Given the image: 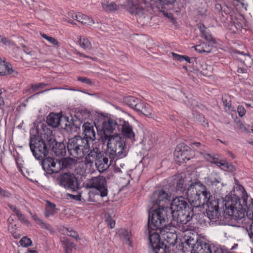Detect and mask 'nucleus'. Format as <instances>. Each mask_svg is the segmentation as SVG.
Listing matches in <instances>:
<instances>
[{
	"label": "nucleus",
	"instance_id": "nucleus-2",
	"mask_svg": "<svg viewBox=\"0 0 253 253\" xmlns=\"http://www.w3.org/2000/svg\"><path fill=\"white\" fill-rule=\"evenodd\" d=\"M84 137L77 135L69 139L67 150L70 155L74 158H82L90 149L89 140L92 141L96 139V129L97 127L94 123L86 122L83 125Z\"/></svg>",
	"mask_w": 253,
	"mask_h": 253
},
{
	"label": "nucleus",
	"instance_id": "nucleus-19",
	"mask_svg": "<svg viewBox=\"0 0 253 253\" xmlns=\"http://www.w3.org/2000/svg\"><path fill=\"white\" fill-rule=\"evenodd\" d=\"M108 157H109L108 152L105 155L104 153L101 156V158H100L95 163L97 169L101 173L106 170L114 161L111 162L110 160L109 161Z\"/></svg>",
	"mask_w": 253,
	"mask_h": 253
},
{
	"label": "nucleus",
	"instance_id": "nucleus-26",
	"mask_svg": "<svg viewBox=\"0 0 253 253\" xmlns=\"http://www.w3.org/2000/svg\"><path fill=\"white\" fill-rule=\"evenodd\" d=\"M123 101L125 104L135 110L137 105L141 100L133 96H127L124 97Z\"/></svg>",
	"mask_w": 253,
	"mask_h": 253
},
{
	"label": "nucleus",
	"instance_id": "nucleus-4",
	"mask_svg": "<svg viewBox=\"0 0 253 253\" xmlns=\"http://www.w3.org/2000/svg\"><path fill=\"white\" fill-rule=\"evenodd\" d=\"M187 198L191 205L195 208H204L211 200H215L206 186L199 180L189 185Z\"/></svg>",
	"mask_w": 253,
	"mask_h": 253
},
{
	"label": "nucleus",
	"instance_id": "nucleus-42",
	"mask_svg": "<svg viewBox=\"0 0 253 253\" xmlns=\"http://www.w3.org/2000/svg\"><path fill=\"white\" fill-rule=\"evenodd\" d=\"M105 220L111 228H113L115 225V221L113 220L109 214H106Z\"/></svg>",
	"mask_w": 253,
	"mask_h": 253
},
{
	"label": "nucleus",
	"instance_id": "nucleus-64",
	"mask_svg": "<svg viewBox=\"0 0 253 253\" xmlns=\"http://www.w3.org/2000/svg\"><path fill=\"white\" fill-rule=\"evenodd\" d=\"M246 72V69L244 68L239 67L237 72L239 73H244Z\"/></svg>",
	"mask_w": 253,
	"mask_h": 253
},
{
	"label": "nucleus",
	"instance_id": "nucleus-43",
	"mask_svg": "<svg viewBox=\"0 0 253 253\" xmlns=\"http://www.w3.org/2000/svg\"><path fill=\"white\" fill-rule=\"evenodd\" d=\"M201 37L204 38L205 40L209 42H212L213 43H215V40H213L211 35L208 32H206L201 35Z\"/></svg>",
	"mask_w": 253,
	"mask_h": 253
},
{
	"label": "nucleus",
	"instance_id": "nucleus-37",
	"mask_svg": "<svg viewBox=\"0 0 253 253\" xmlns=\"http://www.w3.org/2000/svg\"><path fill=\"white\" fill-rule=\"evenodd\" d=\"M41 35L43 39L46 40L49 43L55 46L56 48H59L60 46L59 42L55 38L48 36L44 34H41Z\"/></svg>",
	"mask_w": 253,
	"mask_h": 253
},
{
	"label": "nucleus",
	"instance_id": "nucleus-28",
	"mask_svg": "<svg viewBox=\"0 0 253 253\" xmlns=\"http://www.w3.org/2000/svg\"><path fill=\"white\" fill-rule=\"evenodd\" d=\"M212 45L203 42L200 44L197 45L193 47L199 53H209L211 52L212 49Z\"/></svg>",
	"mask_w": 253,
	"mask_h": 253
},
{
	"label": "nucleus",
	"instance_id": "nucleus-56",
	"mask_svg": "<svg viewBox=\"0 0 253 253\" xmlns=\"http://www.w3.org/2000/svg\"><path fill=\"white\" fill-rule=\"evenodd\" d=\"M8 206L10 209V210L15 213L16 215H17L20 212V211L13 205L9 204Z\"/></svg>",
	"mask_w": 253,
	"mask_h": 253
},
{
	"label": "nucleus",
	"instance_id": "nucleus-12",
	"mask_svg": "<svg viewBox=\"0 0 253 253\" xmlns=\"http://www.w3.org/2000/svg\"><path fill=\"white\" fill-rule=\"evenodd\" d=\"M193 153L191 148L184 143L179 144L175 149V156L178 164L185 163L189 160Z\"/></svg>",
	"mask_w": 253,
	"mask_h": 253
},
{
	"label": "nucleus",
	"instance_id": "nucleus-62",
	"mask_svg": "<svg viewBox=\"0 0 253 253\" xmlns=\"http://www.w3.org/2000/svg\"><path fill=\"white\" fill-rule=\"evenodd\" d=\"M24 52H25L28 54H30L31 56L34 55V52L33 51H29V49H28L27 48H26L24 49Z\"/></svg>",
	"mask_w": 253,
	"mask_h": 253
},
{
	"label": "nucleus",
	"instance_id": "nucleus-45",
	"mask_svg": "<svg viewBox=\"0 0 253 253\" xmlns=\"http://www.w3.org/2000/svg\"><path fill=\"white\" fill-rule=\"evenodd\" d=\"M66 230L68 231V233H67V235L68 236L72 237V238H75L77 240L80 239L78 234L74 230L72 229L69 230V228H66Z\"/></svg>",
	"mask_w": 253,
	"mask_h": 253
},
{
	"label": "nucleus",
	"instance_id": "nucleus-46",
	"mask_svg": "<svg viewBox=\"0 0 253 253\" xmlns=\"http://www.w3.org/2000/svg\"><path fill=\"white\" fill-rule=\"evenodd\" d=\"M213 253H231L226 249L213 247Z\"/></svg>",
	"mask_w": 253,
	"mask_h": 253
},
{
	"label": "nucleus",
	"instance_id": "nucleus-30",
	"mask_svg": "<svg viewBox=\"0 0 253 253\" xmlns=\"http://www.w3.org/2000/svg\"><path fill=\"white\" fill-rule=\"evenodd\" d=\"M56 212L55 205L50 201H46V207L45 210L44 215L45 217H48L53 215Z\"/></svg>",
	"mask_w": 253,
	"mask_h": 253
},
{
	"label": "nucleus",
	"instance_id": "nucleus-23",
	"mask_svg": "<svg viewBox=\"0 0 253 253\" xmlns=\"http://www.w3.org/2000/svg\"><path fill=\"white\" fill-rule=\"evenodd\" d=\"M61 121V117L58 114L51 113L46 118V122L47 124L53 127H57Z\"/></svg>",
	"mask_w": 253,
	"mask_h": 253
},
{
	"label": "nucleus",
	"instance_id": "nucleus-48",
	"mask_svg": "<svg viewBox=\"0 0 253 253\" xmlns=\"http://www.w3.org/2000/svg\"><path fill=\"white\" fill-rule=\"evenodd\" d=\"M78 80L79 81L81 82L82 83H84L90 85V84H92V83L91 81L89 79H88V78H86L85 77H79L78 78Z\"/></svg>",
	"mask_w": 253,
	"mask_h": 253
},
{
	"label": "nucleus",
	"instance_id": "nucleus-44",
	"mask_svg": "<svg viewBox=\"0 0 253 253\" xmlns=\"http://www.w3.org/2000/svg\"><path fill=\"white\" fill-rule=\"evenodd\" d=\"M212 71V68L211 66L205 65V68L203 67L202 72L203 74L207 76H210Z\"/></svg>",
	"mask_w": 253,
	"mask_h": 253
},
{
	"label": "nucleus",
	"instance_id": "nucleus-31",
	"mask_svg": "<svg viewBox=\"0 0 253 253\" xmlns=\"http://www.w3.org/2000/svg\"><path fill=\"white\" fill-rule=\"evenodd\" d=\"M78 42L81 47L85 50L91 49L92 45L90 42L85 37L80 36L79 38Z\"/></svg>",
	"mask_w": 253,
	"mask_h": 253
},
{
	"label": "nucleus",
	"instance_id": "nucleus-1",
	"mask_svg": "<svg viewBox=\"0 0 253 253\" xmlns=\"http://www.w3.org/2000/svg\"><path fill=\"white\" fill-rule=\"evenodd\" d=\"M242 198L235 195H227L223 201V211L225 218L235 220L242 219L246 214L250 216L253 222V199H250V204H248L249 197L244 189Z\"/></svg>",
	"mask_w": 253,
	"mask_h": 253
},
{
	"label": "nucleus",
	"instance_id": "nucleus-29",
	"mask_svg": "<svg viewBox=\"0 0 253 253\" xmlns=\"http://www.w3.org/2000/svg\"><path fill=\"white\" fill-rule=\"evenodd\" d=\"M76 20L86 26H91L95 23L94 21L91 18L81 13H79V15L76 17Z\"/></svg>",
	"mask_w": 253,
	"mask_h": 253
},
{
	"label": "nucleus",
	"instance_id": "nucleus-58",
	"mask_svg": "<svg viewBox=\"0 0 253 253\" xmlns=\"http://www.w3.org/2000/svg\"><path fill=\"white\" fill-rule=\"evenodd\" d=\"M76 54L78 55H79V56H80V57H85V58H87L91 59L93 60H96V58H95V57H91L90 56H89L88 55H86L84 54V53H82L80 52H77Z\"/></svg>",
	"mask_w": 253,
	"mask_h": 253
},
{
	"label": "nucleus",
	"instance_id": "nucleus-15",
	"mask_svg": "<svg viewBox=\"0 0 253 253\" xmlns=\"http://www.w3.org/2000/svg\"><path fill=\"white\" fill-rule=\"evenodd\" d=\"M43 170L48 174L57 173L60 170V165L58 160L51 157L44 159L41 163Z\"/></svg>",
	"mask_w": 253,
	"mask_h": 253
},
{
	"label": "nucleus",
	"instance_id": "nucleus-51",
	"mask_svg": "<svg viewBox=\"0 0 253 253\" xmlns=\"http://www.w3.org/2000/svg\"><path fill=\"white\" fill-rule=\"evenodd\" d=\"M38 224L41 225L42 227L49 229L51 228V226L49 224H46L43 222L42 220H41L39 218L38 220L36 221Z\"/></svg>",
	"mask_w": 253,
	"mask_h": 253
},
{
	"label": "nucleus",
	"instance_id": "nucleus-11",
	"mask_svg": "<svg viewBox=\"0 0 253 253\" xmlns=\"http://www.w3.org/2000/svg\"><path fill=\"white\" fill-rule=\"evenodd\" d=\"M87 187L95 189V193L99 194L102 197L107 195L108 190L106 181L102 176L92 178L89 183L87 184Z\"/></svg>",
	"mask_w": 253,
	"mask_h": 253
},
{
	"label": "nucleus",
	"instance_id": "nucleus-53",
	"mask_svg": "<svg viewBox=\"0 0 253 253\" xmlns=\"http://www.w3.org/2000/svg\"><path fill=\"white\" fill-rule=\"evenodd\" d=\"M197 27L199 29V30H200L201 35L203 34H204V33H205L206 32H207L206 31L207 28L203 24H201V23L198 24Z\"/></svg>",
	"mask_w": 253,
	"mask_h": 253
},
{
	"label": "nucleus",
	"instance_id": "nucleus-6",
	"mask_svg": "<svg viewBox=\"0 0 253 253\" xmlns=\"http://www.w3.org/2000/svg\"><path fill=\"white\" fill-rule=\"evenodd\" d=\"M185 196H175V221L177 222L175 228L183 232L189 230L187 223L191 219L187 210L188 203L184 197Z\"/></svg>",
	"mask_w": 253,
	"mask_h": 253
},
{
	"label": "nucleus",
	"instance_id": "nucleus-32",
	"mask_svg": "<svg viewBox=\"0 0 253 253\" xmlns=\"http://www.w3.org/2000/svg\"><path fill=\"white\" fill-rule=\"evenodd\" d=\"M170 248L169 245H165L164 243H162L156 248H152V249L155 253H171L169 249Z\"/></svg>",
	"mask_w": 253,
	"mask_h": 253
},
{
	"label": "nucleus",
	"instance_id": "nucleus-33",
	"mask_svg": "<svg viewBox=\"0 0 253 253\" xmlns=\"http://www.w3.org/2000/svg\"><path fill=\"white\" fill-rule=\"evenodd\" d=\"M100 134L101 135L100 136V139L101 140V141L104 144L105 143H107V148H108L109 143L110 142L109 140L112 138H115V136H116V134H113L111 135L110 133H106L105 132H103L101 130L100 131Z\"/></svg>",
	"mask_w": 253,
	"mask_h": 253
},
{
	"label": "nucleus",
	"instance_id": "nucleus-57",
	"mask_svg": "<svg viewBox=\"0 0 253 253\" xmlns=\"http://www.w3.org/2000/svg\"><path fill=\"white\" fill-rule=\"evenodd\" d=\"M185 56L180 55L177 54L175 53V60L179 61H183L184 60Z\"/></svg>",
	"mask_w": 253,
	"mask_h": 253
},
{
	"label": "nucleus",
	"instance_id": "nucleus-41",
	"mask_svg": "<svg viewBox=\"0 0 253 253\" xmlns=\"http://www.w3.org/2000/svg\"><path fill=\"white\" fill-rule=\"evenodd\" d=\"M20 244L22 246L26 247L31 245L32 241L27 237H24L20 240Z\"/></svg>",
	"mask_w": 253,
	"mask_h": 253
},
{
	"label": "nucleus",
	"instance_id": "nucleus-36",
	"mask_svg": "<svg viewBox=\"0 0 253 253\" xmlns=\"http://www.w3.org/2000/svg\"><path fill=\"white\" fill-rule=\"evenodd\" d=\"M193 115L194 116L195 121H197L202 125L205 126L206 125L208 126V123L207 122L206 123V119L202 114L197 111H194Z\"/></svg>",
	"mask_w": 253,
	"mask_h": 253
},
{
	"label": "nucleus",
	"instance_id": "nucleus-25",
	"mask_svg": "<svg viewBox=\"0 0 253 253\" xmlns=\"http://www.w3.org/2000/svg\"><path fill=\"white\" fill-rule=\"evenodd\" d=\"M60 165V170L62 169H72L76 164V160L73 158L67 157L59 160Z\"/></svg>",
	"mask_w": 253,
	"mask_h": 253
},
{
	"label": "nucleus",
	"instance_id": "nucleus-8",
	"mask_svg": "<svg viewBox=\"0 0 253 253\" xmlns=\"http://www.w3.org/2000/svg\"><path fill=\"white\" fill-rule=\"evenodd\" d=\"M109 141V147L107 152L111 162L115 159L123 158L127 155V149L125 141L119 135L116 134L115 138L111 139Z\"/></svg>",
	"mask_w": 253,
	"mask_h": 253
},
{
	"label": "nucleus",
	"instance_id": "nucleus-13",
	"mask_svg": "<svg viewBox=\"0 0 253 253\" xmlns=\"http://www.w3.org/2000/svg\"><path fill=\"white\" fill-rule=\"evenodd\" d=\"M188 182L185 173L180 172L175 175V193L187 197Z\"/></svg>",
	"mask_w": 253,
	"mask_h": 253
},
{
	"label": "nucleus",
	"instance_id": "nucleus-17",
	"mask_svg": "<svg viewBox=\"0 0 253 253\" xmlns=\"http://www.w3.org/2000/svg\"><path fill=\"white\" fill-rule=\"evenodd\" d=\"M119 126H121L122 134L124 138L130 140L131 143H133L135 139V134L133 130V126L128 122L122 121L120 122Z\"/></svg>",
	"mask_w": 253,
	"mask_h": 253
},
{
	"label": "nucleus",
	"instance_id": "nucleus-5",
	"mask_svg": "<svg viewBox=\"0 0 253 253\" xmlns=\"http://www.w3.org/2000/svg\"><path fill=\"white\" fill-rule=\"evenodd\" d=\"M50 137V130L39 136L37 128L31 129L29 146L36 159H42L48 155Z\"/></svg>",
	"mask_w": 253,
	"mask_h": 253
},
{
	"label": "nucleus",
	"instance_id": "nucleus-14",
	"mask_svg": "<svg viewBox=\"0 0 253 253\" xmlns=\"http://www.w3.org/2000/svg\"><path fill=\"white\" fill-rule=\"evenodd\" d=\"M49 152L52 151L57 156H65L66 153V145L63 142H58L52 132L50 130Z\"/></svg>",
	"mask_w": 253,
	"mask_h": 253
},
{
	"label": "nucleus",
	"instance_id": "nucleus-9",
	"mask_svg": "<svg viewBox=\"0 0 253 253\" xmlns=\"http://www.w3.org/2000/svg\"><path fill=\"white\" fill-rule=\"evenodd\" d=\"M59 184L66 189L76 191L79 188L77 178L70 172L63 173L59 177Z\"/></svg>",
	"mask_w": 253,
	"mask_h": 253
},
{
	"label": "nucleus",
	"instance_id": "nucleus-20",
	"mask_svg": "<svg viewBox=\"0 0 253 253\" xmlns=\"http://www.w3.org/2000/svg\"><path fill=\"white\" fill-rule=\"evenodd\" d=\"M117 122L113 119H109L102 124L101 131L111 134L116 127H119Z\"/></svg>",
	"mask_w": 253,
	"mask_h": 253
},
{
	"label": "nucleus",
	"instance_id": "nucleus-59",
	"mask_svg": "<svg viewBox=\"0 0 253 253\" xmlns=\"http://www.w3.org/2000/svg\"><path fill=\"white\" fill-rule=\"evenodd\" d=\"M173 202H174V198H172V199H171V202L170 203V210L171 211H170V213L171 214V216H172V218L173 219L174 218V210H173L172 209V206H173Z\"/></svg>",
	"mask_w": 253,
	"mask_h": 253
},
{
	"label": "nucleus",
	"instance_id": "nucleus-54",
	"mask_svg": "<svg viewBox=\"0 0 253 253\" xmlns=\"http://www.w3.org/2000/svg\"><path fill=\"white\" fill-rule=\"evenodd\" d=\"M7 222L9 224H12L13 223H17V221L13 215H11L7 219Z\"/></svg>",
	"mask_w": 253,
	"mask_h": 253
},
{
	"label": "nucleus",
	"instance_id": "nucleus-10",
	"mask_svg": "<svg viewBox=\"0 0 253 253\" xmlns=\"http://www.w3.org/2000/svg\"><path fill=\"white\" fill-rule=\"evenodd\" d=\"M168 219L164 222H163L159 227L155 228L152 225L151 222L148 221L149 227L154 230H159L163 239L166 242L170 247L173 248L174 246V230L169 228V226L163 227V225H165V223Z\"/></svg>",
	"mask_w": 253,
	"mask_h": 253
},
{
	"label": "nucleus",
	"instance_id": "nucleus-21",
	"mask_svg": "<svg viewBox=\"0 0 253 253\" xmlns=\"http://www.w3.org/2000/svg\"><path fill=\"white\" fill-rule=\"evenodd\" d=\"M148 228L149 230V240L150 242V244L152 247V248H156L159 245H160L162 242H160V235L158 233L156 232H153L154 231L152 230L151 228L149 227V225H148Z\"/></svg>",
	"mask_w": 253,
	"mask_h": 253
},
{
	"label": "nucleus",
	"instance_id": "nucleus-40",
	"mask_svg": "<svg viewBox=\"0 0 253 253\" xmlns=\"http://www.w3.org/2000/svg\"><path fill=\"white\" fill-rule=\"evenodd\" d=\"M201 154L203 155L204 158L210 163L216 164L217 162L218 159L214 156H211V154L205 152L202 153Z\"/></svg>",
	"mask_w": 253,
	"mask_h": 253
},
{
	"label": "nucleus",
	"instance_id": "nucleus-34",
	"mask_svg": "<svg viewBox=\"0 0 253 253\" xmlns=\"http://www.w3.org/2000/svg\"><path fill=\"white\" fill-rule=\"evenodd\" d=\"M216 165L219 167L222 166V169H223L224 170L233 171L235 169V167L232 164H229V163H227L224 161H217Z\"/></svg>",
	"mask_w": 253,
	"mask_h": 253
},
{
	"label": "nucleus",
	"instance_id": "nucleus-22",
	"mask_svg": "<svg viewBox=\"0 0 253 253\" xmlns=\"http://www.w3.org/2000/svg\"><path fill=\"white\" fill-rule=\"evenodd\" d=\"M14 72L12 66L8 62H5L0 59V75L6 76L10 75Z\"/></svg>",
	"mask_w": 253,
	"mask_h": 253
},
{
	"label": "nucleus",
	"instance_id": "nucleus-49",
	"mask_svg": "<svg viewBox=\"0 0 253 253\" xmlns=\"http://www.w3.org/2000/svg\"><path fill=\"white\" fill-rule=\"evenodd\" d=\"M237 111L239 115L242 117L245 116L246 111L243 106H239L237 108Z\"/></svg>",
	"mask_w": 253,
	"mask_h": 253
},
{
	"label": "nucleus",
	"instance_id": "nucleus-35",
	"mask_svg": "<svg viewBox=\"0 0 253 253\" xmlns=\"http://www.w3.org/2000/svg\"><path fill=\"white\" fill-rule=\"evenodd\" d=\"M62 242L65 253H72V249L74 246L73 243L67 239H64Z\"/></svg>",
	"mask_w": 253,
	"mask_h": 253
},
{
	"label": "nucleus",
	"instance_id": "nucleus-39",
	"mask_svg": "<svg viewBox=\"0 0 253 253\" xmlns=\"http://www.w3.org/2000/svg\"><path fill=\"white\" fill-rule=\"evenodd\" d=\"M102 6L106 11H112L117 9V5L113 2L102 3Z\"/></svg>",
	"mask_w": 253,
	"mask_h": 253
},
{
	"label": "nucleus",
	"instance_id": "nucleus-38",
	"mask_svg": "<svg viewBox=\"0 0 253 253\" xmlns=\"http://www.w3.org/2000/svg\"><path fill=\"white\" fill-rule=\"evenodd\" d=\"M238 55H241L239 58L244 64H246V62H250L251 61V58L249 53H244L243 52L237 51L236 52Z\"/></svg>",
	"mask_w": 253,
	"mask_h": 253
},
{
	"label": "nucleus",
	"instance_id": "nucleus-18",
	"mask_svg": "<svg viewBox=\"0 0 253 253\" xmlns=\"http://www.w3.org/2000/svg\"><path fill=\"white\" fill-rule=\"evenodd\" d=\"M218 202L216 200H211L207 206L206 212L209 218L211 220H216L219 219L220 214L218 211Z\"/></svg>",
	"mask_w": 253,
	"mask_h": 253
},
{
	"label": "nucleus",
	"instance_id": "nucleus-24",
	"mask_svg": "<svg viewBox=\"0 0 253 253\" xmlns=\"http://www.w3.org/2000/svg\"><path fill=\"white\" fill-rule=\"evenodd\" d=\"M135 110L141 112L142 114L147 116H150L152 114L151 107L147 103L142 101L138 104Z\"/></svg>",
	"mask_w": 253,
	"mask_h": 253
},
{
	"label": "nucleus",
	"instance_id": "nucleus-52",
	"mask_svg": "<svg viewBox=\"0 0 253 253\" xmlns=\"http://www.w3.org/2000/svg\"><path fill=\"white\" fill-rule=\"evenodd\" d=\"M18 217V219L23 222H24V223H28V220L26 218L25 216H24V214H23L21 212H20L17 215H16Z\"/></svg>",
	"mask_w": 253,
	"mask_h": 253
},
{
	"label": "nucleus",
	"instance_id": "nucleus-61",
	"mask_svg": "<svg viewBox=\"0 0 253 253\" xmlns=\"http://www.w3.org/2000/svg\"><path fill=\"white\" fill-rule=\"evenodd\" d=\"M37 88H39V87H37V84H32L31 85V88L29 89V92H31V93H33Z\"/></svg>",
	"mask_w": 253,
	"mask_h": 253
},
{
	"label": "nucleus",
	"instance_id": "nucleus-55",
	"mask_svg": "<svg viewBox=\"0 0 253 253\" xmlns=\"http://www.w3.org/2000/svg\"><path fill=\"white\" fill-rule=\"evenodd\" d=\"M17 224L16 223H13L12 224H9L8 230L11 233H14L16 229Z\"/></svg>",
	"mask_w": 253,
	"mask_h": 253
},
{
	"label": "nucleus",
	"instance_id": "nucleus-63",
	"mask_svg": "<svg viewBox=\"0 0 253 253\" xmlns=\"http://www.w3.org/2000/svg\"><path fill=\"white\" fill-rule=\"evenodd\" d=\"M215 8L218 11H221L222 10L221 5L219 3H216L215 4Z\"/></svg>",
	"mask_w": 253,
	"mask_h": 253
},
{
	"label": "nucleus",
	"instance_id": "nucleus-16",
	"mask_svg": "<svg viewBox=\"0 0 253 253\" xmlns=\"http://www.w3.org/2000/svg\"><path fill=\"white\" fill-rule=\"evenodd\" d=\"M104 153L101 151L100 148L97 147H92V148L89 149V151L86 154V155L84 157V163L86 166L91 167L93 163L101 158V156Z\"/></svg>",
	"mask_w": 253,
	"mask_h": 253
},
{
	"label": "nucleus",
	"instance_id": "nucleus-27",
	"mask_svg": "<svg viewBox=\"0 0 253 253\" xmlns=\"http://www.w3.org/2000/svg\"><path fill=\"white\" fill-rule=\"evenodd\" d=\"M118 235L124 244L131 246L130 237L131 233L128 230L121 229L118 231Z\"/></svg>",
	"mask_w": 253,
	"mask_h": 253
},
{
	"label": "nucleus",
	"instance_id": "nucleus-60",
	"mask_svg": "<svg viewBox=\"0 0 253 253\" xmlns=\"http://www.w3.org/2000/svg\"><path fill=\"white\" fill-rule=\"evenodd\" d=\"M164 15L166 17H168V18H169V19H170L171 20L173 19V14L172 13H170V12L169 13L168 12L164 11Z\"/></svg>",
	"mask_w": 253,
	"mask_h": 253
},
{
	"label": "nucleus",
	"instance_id": "nucleus-7",
	"mask_svg": "<svg viewBox=\"0 0 253 253\" xmlns=\"http://www.w3.org/2000/svg\"><path fill=\"white\" fill-rule=\"evenodd\" d=\"M178 251L185 253L191 252V253H213V247H211L201 240L194 239L191 237L178 241L177 238L175 239V245Z\"/></svg>",
	"mask_w": 253,
	"mask_h": 253
},
{
	"label": "nucleus",
	"instance_id": "nucleus-50",
	"mask_svg": "<svg viewBox=\"0 0 253 253\" xmlns=\"http://www.w3.org/2000/svg\"><path fill=\"white\" fill-rule=\"evenodd\" d=\"M0 42L5 45H9L10 44V41L6 37L0 36Z\"/></svg>",
	"mask_w": 253,
	"mask_h": 253
},
{
	"label": "nucleus",
	"instance_id": "nucleus-3",
	"mask_svg": "<svg viewBox=\"0 0 253 253\" xmlns=\"http://www.w3.org/2000/svg\"><path fill=\"white\" fill-rule=\"evenodd\" d=\"M170 198V196L163 190L155 191L151 197V202L154 205L149 212L148 221L151 222V225L155 229L168 219L166 212Z\"/></svg>",
	"mask_w": 253,
	"mask_h": 253
},
{
	"label": "nucleus",
	"instance_id": "nucleus-47",
	"mask_svg": "<svg viewBox=\"0 0 253 253\" xmlns=\"http://www.w3.org/2000/svg\"><path fill=\"white\" fill-rule=\"evenodd\" d=\"M247 231L251 241L253 243V222H252L249 229H247Z\"/></svg>",
	"mask_w": 253,
	"mask_h": 253
}]
</instances>
